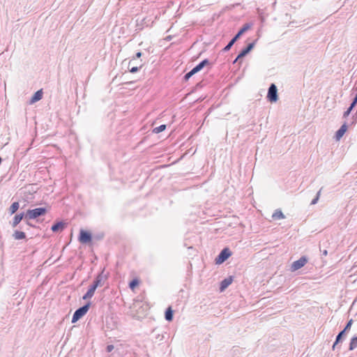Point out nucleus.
<instances>
[{
  "label": "nucleus",
  "instance_id": "f257e3e1",
  "mask_svg": "<svg viewBox=\"0 0 357 357\" xmlns=\"http://www.w3.org/2000/svg\"><path fill=\"white\" fill-rule=\"evenodd\" d=\"M353 319H349L346 326H344V329L342 330L336 336V338H335V340L332 346V349L333 351H335L336 349H339L340 347H338L337 345L342 342L343 341V340L345 338L347 333L350 331L351 329V327L353 324Z\"/></svg>",
  "mask_w": 357,
  "mask_h": 357
},
{
  "label": "nucleus",
  "instance_id": "f03ea898",
  "mask_svg": "<svg viewBox=\"0 0 357 357\" xmlns=\"http://www.w3.org/2000/svg\"><path fill=\"white\" fill-rule=\"evenodd\" d=\"M251 27L249 23H245L243 26L238 31L236 35L230 40L228 44L222 49V52H228L234 43L241 37V36Z\"/></svg>",
  "mask_w": 357,
  "mask_h": 357
},
{
  "label": "nucleus",
  "instance_id": "7ed1b4c3",
  "mask_svg": "<svg viewBox=\"0 0 357 357\" xmlns=\"http://www.w3.org/2000/svg\"><path fill=\"white\" fill-rule=\"evenodd\" d=\"M47 212L45 207L28 209L26 212V220H34L40 216L45 215Z\"/></svg>",
  "mask_w": 357,
  "mask_h": 357
},
{
  "label": "nucleus",
  "instance_id": "20e7f679",
  "mask_svg": "<svg viewBox=\"0 0 357 357\" xmlns=\"http://www.w3.org/2000/svg\"><path fill=\"white\" fill-rule=\"evenodd\" d=\"M91 304V302L89 301L86 303H85L83 306L77 308L73 315L71 322L73 324H75L78 320H79L82 317H84L89 311Z\"/></svg>",
  "mask_w": 357,
  "mask_h": 357
},
{
  "label": "nucleus",
  "instance_id": "39448f33",
  "mask_svg": "<svg viewBox=\"0 0 357 357\" xmlns=\"http://www.w3.org/2000/svg\"><path fill=\"white\" fill-rule=\"evenodd\" d=\"M231 255V252L229 248H223L219 255L216 257L215 259V262L216 264H221L225 262L230 256Z\"/></svg>",
  "mask_w": 357,
  "mask_h": 357
},
{
  "label": "nucleus",
  "instance_id": "423d86ee",
  "mask_svg": "<svg viewBox=\"0 0 357 357\" xmlns=\"http://www.w3.org/2000/svg\"><path fill=\"white\" fill-rule=\"evenodd\" d=\"M268 101L275 102L278 100V89L275 84H271L268 89L266 96Z\"/></svg>",
  "mask_w": 357,
  "mask_h": 357
},
{
  "label": "nucleus",
  "instance_id": "0eeeda50",
  "mask_svg": "<svg viewBox=\"0 0 357 357\" xmlns=\"http://www.w3.org/2000/svg\"><path fill=\"white\" fill-rule=\"evenodd\" d=\"M308 261V258L306 256H302L299 259L294 261L290 266V271L294 272L303 268Z\"/></svg>",
  "mask_w": 357,
  "mask_h": 357
},
{
  "label": "nucleus",
  "instance_id": "6e6552de",
  "mask_svg": "<svg viewBox=\"0 0 357 357\" xmlns=\"http://www.w3.org/2000/svg\"><path fill=\"white\" fill-rule=\"evenodd\" d=\"M78 240L82 244L89 243L92 241V234L89 231L80 229Z\"/></svg>",
  "mask_w": 357,
  "mask_h": 357
},
{
  "label": "nucleus",
  "instance_id": "1a4fd4ad",
  "mask_svg": "<svg viewBox=\"0 0 357 357\" xmlns=\"http://www.w3.org/2000/svg\"><path fill=\"white\" fill-rule=\"evenodd\" d=\"M105 268L98 274V275L95 278L91 286L93 287L96 289L98 287H102L104 284V281L107 279V276L104 275Z\"/></svg>",
  "mask_w": 357,
  "mask_h": 357
},
{
  "label": "nucleus",
  "instance_id": "9d476101",
  "mask_svg": "<svg viewBox=\"0 0 357 357\" xmlns=\"http://www.w3.org/2000/svg\"><path fill=\"white\" fill-rule=\"evenodd\" d=\"M67 227V223L63 220L55 222L51 227V230L54 232H61Z\"/></svg>",
  "mask_w": 357,
  "mask_h": 357
},
{
  "label": "nucleus",
  "instance_id": "9b49d317",
  "mask_svg": "<svg viewBox=\"0 0 357 357\" xmlns=\"http://www.w3.org/2000/svg\"><path fill=\"white\" fill-rule=\"evenodd\" d=\"M256 42L257 40H254L252 43H248L245 47L243 48L238 53V58H243L248 54L254 48Z\"/></svg>",
  "mask_w": 357,
  "mask_h": 357
},
{
  "label": "nucleus",
  "instance_id": "f8f14e48",
  "mask_svg": "<svg viewBox=\"0 0 357 357\" xmlns=\"http://www.w3.org/2000/svg\"><path fill=\"white\" fill-rule=\"evenodd\" d=\"M23 219L26 220V213L22 212L20 213L15 214L13 218V221L10 222L12 227H16Z\"/></svg>",
  "mask_w": 357,
  "mask_h": 357
},
{
  "label": "nucleus",
  "instance_id": "ddd939ff",
  "mask_svg": "<svg viewBox=\"0 0 357 357\" xmlns=\"http://www.w3.org/2000/svg\"><path fill=\"white\" fill-rule=\"evenodd\" d=\"M233 280H234L233 276H229V277L225 278L224 280H222L220 284V287H219L220 291V292L224 291L232 283Z\"/></svg>",
  "mask_w": 357,
  "mask_h": 357
},
{
  "label": "nucleus",
  "instance_id": "4468645a",
  "mask_svg": "<svg viewBox=\"0 0 357 357\" xmlns=\"http://www.w3.org/2000/svg\"><path fill=\"white\" fill-rule=\"evenodd\" d=\"M348 128L347 123H344L341 127L336 131L335 134V139L336 141H339L347 132Z\"/></svg>",
  "mask_w": 357,
  "mask_h": 357
},
{
  "label": "nucleus",
  "instance_id": "2eb2a0df",
  "mask_svg": "<svg viewBox=\"0 0 357 357\" xmlns=\"http://www.w3.org/2000/svg\"><path fill=\"white\" fill-rule=\"evenodd\" d=\"M43 89L38 90L32 96L29 100L30 104H33L43 98Z\"/></svg>",
  "mask_w": 357,
  "mask_h": 357
},
{
  "label": "nucleus",
  "instance_id": "dca6fc26",
  "mask_svg": "<svg viewBox=\"0 0 357 357\" xmlns=\"http://www.w3.org/2000/svg\"><path fill=\"white\" fill-rule=\"evenodd\" d=\"M210 64V61L208 59H205L199 62L197 66H195L193 69L197 73L200 70H202L205 66Z\"/></svg>",
  "mask_w": 357,
  "mask_h": 357
},
{
  "label": "nucleus",
  "instance_id": "f3484780",
  "mask_svg": "<svg viewBox=\"0 0 357 357\" xmlns=\"http://www.w3.org/2000/svg\"><path fill=\"white\" fill-rule=\"evenodd\" d=\"M96 290V289L93 287H92L91 285L89 287V289L87 290V291L82 296V299L83 300H88V299L92 298L93 296L94 295V293H95Z\"/></svg>",
  "mask_w": 357,
  "mask_h": 357
},
{
  "label": "nucleus",
  "instance_id": "a211bd4d",
  "mask_svg": "<svg viewBox=\"0 0 357 357\" xmlns=\"http://www.w3.org/2000/svg\"><path fill=\"white\" fill-rule=\"evenodd\" d=\"M165 318L167 321H172L174 318V311L171 307H168L165 312Z\"/></svg>",
  "mask_w": 357,
  "mask_h": 357
},
{
  "label": "nucleus",
  "instance_id": "6ab92c4d",
  "mask_svg": "<svg viewBox=\"0 0 357 357\" xmlns=\"http://www.w3.org/2000/svg\"><path fill=\"white\" fill-rule=\"evenodd\" d=\"M15 240H22L26 238V234L20 230H15L13 234Z\"/></svg>",
  "mask_w": 357,
  "mask_h": 357
},
{
  "label": "nucleus",
  "instance_id": "aec40b11",
  "mask_svg": "<svg viewBox=\"0 0 357 357\" xmlns=\"http://www.w3.org/2000/svg\"><path fill=\"white\" fill-rule=\"evenodd\" d=\"M20 208V204L17 202H13L8 208V212L10 215H13L17 212Z\"/></svg>",
  "mask_w": 357,
  "mask_h": 357
},
{
  "label": "nucleus",
  "instance_id": "412c9836",
  "mask_svg": "<svg viewBox=\"0 0 357 357\" xmlns=\"http://www.w3.org/2000/svg\"><path fill=\"white\" fill-rule=\"evenodd\" d=\"M285 218L284 215L282 212L281 210L277 209L272 215V218L273 220H280L284 219Z\"/></svg>",
  "mask_w": 357,
  "mask_h": 357
},
{
  "label": "nucleus",
  "instance_id": "4be33fe9",
  "mask_svg": "<svg viewBox=\"0 0 357 357\" xmlns=\"http://www.w3.org/2000/svg\"><path fill=\"white\" fill-rule=\"evenodd\" d=\"M356 348H357V335L353 337L351 339L350 343H349V351H353Z\"/></svg>",
  "mask_w": 357,
  "mask_h": 357
},
{
  "label": "nucleus",
  "instance_id": "5701e85b",
  "mask_svg": "<svg viewBox=\"0 0 357 357\" xmlns=\"http://www.w3.org/2000/svg\"><path fill=\"white\" fill-rule=\"evenodd\" d=\"M166 127L167 126L165 124L160 125L158 127L154 128L153 130V132L155 133V134L160 133V132L164 131L166 129Z\"/></svg>",
  "mask_w": 357,
  "mask_h": 357
},
{
  "label": "nucleus",
  "instance_id": "b1692460",
  "mask_svg": "<svg viewBox=\"0 0 357 357\" xmlns=\"http://www.w3.org/2000/svg\"><path fill=\"white\" fill-rule=\"evenodd\" d=\"M197 73L195 71V70L192 68L190 71H189L188 73H187L184 76H183V80L184 81H188L192 75H194L195 74H196Z\"/></svg>",
  "mask_w": 357,
  "mask_h": 357
},
{
  "label": "nucleus",
  "instance_id": "393cba45",
  "mask_svg": "<svg viewBox=\"0 0 357 357\" xmlns=\"http://www.w3.org/2000/svg\"><path fill=\"white\" fill-rule=\"evenodd\" d=\"M142 55V53L141 52H137L135 55L132 57V59H131L129 62L128 67L130 68L134 63V61L136 59L140 58Z\"/></svg>",
  "mask_w": 357,
  "mask_h": 357
},
{
  "label": "nucleus",
  "instance_id": "a878e982",
  "mask_svg": "<svg viewBox=\"0 0 357 357\" xmlns=\"http://www.w3.org/2000/svg\"><path fill=\"white\" fill-rule=\"evenodd\" d=\"M143 63H140L139 66H132L129 68V71L131 73H137L139 69H141L143 66Z\"/></svg>",
  "mask_w": 357,
  "mask_h": 357
},
{
  "label": "nucleus",
  "instance_id": "bb28decb",
  "mask_svg": "<svg viewBox=\"0 0 357 357\" xmlns=\"http://www.w3.org/2000/svg\"><path fill=\"white\" fill-rule=\"evenodd\" d=\"M323 188H321L317 193L315 197L312 200L310 204L311 205H314L316 204L318 201H319V197H320V195H321V190H322Z\"/></svg>",
  "mask_w": 357,
  "mask_h": 357
},
{
  "label": "nucleus",
  "instance_id": "cd10ccee",
  "mask_svg": "<svg viewBox=\"0 0 357 357\" xmlns=\"http://www.w3.org/2000/svg\"><path fill=\"white\" fill-rule=\"evenodd\" d=\"M139 284V280L137 279H133L129 283V287L131 289H135Z\"/></svg>",
  "mask_w": 357,
  "mask_h": 357
},
{
  "label": "nucleus",
  "instance_id": "c85d7f7f",
  "mask_svg": "<svg viewBox=\"0 0 357 357\" xmlns=\"http://www.w3.org/2000/svg\"><path fill=\"white\" fill-rule=\"evenodd\" d=\"M351 107H356L357 105V93L355 97L353 98L352 102H351Z\"/></svg>",
  "mask_w": 357,
  "mask_h": 357
},
{
  "label": "nucleus",
  "instance_id": "c756f323",
  "mask_svg": "<svg viewBox=\"0 0 357 357\" xmlns=\"http://www.w3.org/2000/svg\"><path fill=\"white\" fill-rule=\"evenodd\" d=\"M114 345L112 344H108L107 347H106V351L107 352H111L112 351V350L114 349Z\"/></svg>",
  "mask_w": 357,
  "mask_h": 357
},
{
  "label": "nucleus",
  "instance_id": "7c9ffc66",
  "mask_svg": "<svg viewBox=\"0 0 357 357\" xmlns=\"http://www.w3.org/2000/svg\"><path fill=\"white\" fill-rule=\"evenodd\" d=\"M24 222L26 225V227H28L29 229V227H35V226L29 222V220H24Z\"/></svg>",
  "mask_w": 357,
  "mask_h": 357
},
{
  "label": "nucleus",
  "instance_id": "2f4dec72",
  "mask_svg": "<svg viewBox=\"0 0 357 357\" xmlns=\"http://www.w3.org/2000/svg\"><path fill=\"white\" fill-rule=\"evenodd\" d=\"M319 250H320V252H321V255L322 256H326L328 255V251L327 250H321V247L319 248Z\"/></svg>",
  "mask_w": 357,
  "mask_h": 357
},
{
  "label": "nucleus",
  "instance_id": "473e14b6",
  "mask_svg": "<svg viewBox=\"0 0 357 357\" xmlns=\"http://www.w3.org/2000/svg\"><path fill=\"white\" fill-rule=\"evenodd\" d=\"M103 236H104V234H98V235L96 236L95 238H96L98 240H101L103 238Z\"/></svg>",
  "mask_w": 357,
  "mask_h": 357
},
{
  "label": "nucleus",
  "instance_id": "72a5a7b5",
  "mask_svg": "<svg viewBox=\"0 0 357 357\" xmlns=\"http://www.w3.org/2000/svg\"><path fill=\"white\" fill-rule=\"evenodd\" d=\"M164 338V336L162 335H160V334H157V336H156V339L158 340L159 341H161Z\"/></svg>",
  "mask_w": 357,
  "mask_h": 357
},
{
  "label": "nucleus",
  "instance_id": "f704fd0d",
  "mask_svg": "<svg viewBox=\"0 0 357 357\" xmlns=\"http://www.w3.org/2000/svg\"><path fill=\"white\" fill-rule=\"evenodd\" d=\"M355 107H351V105H349V107L347 108V112L348 113H351V112L353 110V109Z\"/></svg>",
  "mask_w": 357,
  "mask_h": 357
},
{
  "label": "nucleus",
  "instance_id": "c9c22d12",
  "mask_svg": "<svg viewBox=\"0 0 357 357\" xmlns=\"http://www.w3.org/2000/svg\"><path fill=\"white\" fill-rule=\"evenodd\" d=\"M243 58H238V54L237 55L236 58L234 61V63L237 62L238 60L242 59Z\"/></svg>",
  "mask_w": 357,
  "mask_h": 357
},
{
  "label": "nucleus",
  "instance_id": "e433bc0d",
  "mask_svg": "<svg viewBox=\"0 0 357 357\" xmlns=\"http://www.w3.org/2000/svg\"><path fill=\"white\" fill-rule=\"evenodd\" d=\"M20 229H25V230H28V229H29V228H28V227H24L23 225H20Z\"/></svg>",
  "mask_w": 357,
  "mask_h": 357
},
{
  "label": "nucleus",
  "instance_id": "4c0bfd02",
  "mask_svg": "<svg viewBox=\"0 0 357 357\" xmlns=\"http://www.w3.org/2000/svg\"><path fill=\"white\" fill-rule=\"evenodd\" d=\"M350 113H348L347 110L344 112L343 116L347 117L349 115Z\"/></svg>",
  "mask_w": 357,
  "mask_h": 357
},
{
  "label": "nucleus",
  "instance_id": "58836bf2",
  "mask_svg": "<svg viewBox=\"0 0 357 357\" xmlns=\"http://www.w3.org/2000/svg\"><path fill=\"white\" fill-rule=\"evenodd\" d=\"M196 87H202V82L197 83Z\"/></svg>",
  "mask_w": 357,
  "mask_h": 357
},
{
  "label": "nucleus",
  "instance_id": "ea45409f",
  "mask_svg": "<svg viewBox=\"0 0 357 357\" xmlns=\"http://www.w3.org/2000/svg\"><path fill=\"white\" fill-rule=\"evenodd\" d=\"M156 331H157L156 329H153V331H152V333H155V332H156Z\"/></svg>",
  "mask_w": 357,
  "mask_h": 357
}]
</instances>
